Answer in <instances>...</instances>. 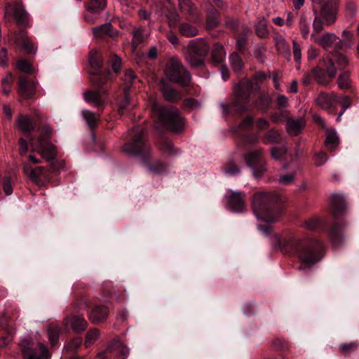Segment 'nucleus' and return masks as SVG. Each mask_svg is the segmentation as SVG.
Wrapping results in <instances>:
<instances>
[{
    "label": "nucleus",
    "instance_id": "obj_20",
    "mask_svg": "<svg viewBox=\"0 0 359 359\" xmlns=\"http://www.w3.org/2000/svg\"><path fill=\"white\" fill-rule=\"evenodd\" d=\"M330 203L334 218L346 210V203L342 194H334L332 196Z\"/></svg>",
    "mask_w": 359,
    "mask_h": 359
},
{
    "label": "nucleus",
    "instance_id": "obj_2",
    "mask_svg": "<svg viewBox=\"0 0 359 359\" xmlns=\"http://www.w3.org/2000/svg\"><path fill=\"white\" fill-rule=\"evenodd\" d=\"M283 201L276 193L258 192L252 198L253 212L258 220L267 223L266 225L259 224L258 229L267 236L271 232L269 224L276 222L283 214Z\"/></svg>",
    "mask_w": 359,
    "mask_h": 359
},
{
    "label": "nucleus",
    "instance_id": "obj_26",
    "mask_svg": "<svg viewBox=\"0 0 359 359\" xmlns=\"http://www.w3.org/2000/svg\"><path fill=\"white\" fill-rule=\"evenodd\" d=\"M275 45L278 53L290 60L291 57L290 48L285 39L281 35L276 36Z\"/></svg>",
    "mask_w": 359,
    "mask_h": 359
},
{
    "label": "nucleus",
    "instance_id": "obj_17",
    "mask_svg": "<svg viewBox=\"0 0 359 359\" xmlns=\"http://www.w3.org/2000/svg\"><path fill=\"white\" fill-rule=\"evenodd\" d=\"M178 2L181 11L187 13L194 23L201 21L199 11L191 0H178Z\"/></svg>",
    "mask_w": 359,
    "mask_h": 359
},
{
    "label": "nucleus",
    "instance_id": "obj_7",
    "mask_svg": "<svg viewBox=\"0 0 359 359\" xmlns=\"http://www.w3.org/2000/svg\"><path fill=\"white\" fill-rule=\"evenodd\" d=\"M167 78L172 81L177 82L182 86H187L191 81V74L176 60H172L165 70Z\"/></svg>",
    "mask_w": 359,
    "mask_h": 359
},
{
    "label": "nucleus",
    "instance_id": "obj_14",
    "mask_svg": "<svg viewBox=\"0 0 359 359\" xmlns=\"http://www.w3.org/2000/svg\"><path fill=\"white\" fill-rule=\"evenodd\" d=\"M36 90V83L31 79L20 76L18 83V93L23 99H32Z\"/></svg>",
    "mask_w": 359,
    "mask_h": 359
},
{
    "label": "nucleus",
    "instance_id": "obj_52",
    "mask_svg": "<svg viewBox=\"0 0 359 359\" xmlns=\"http://www.w3.org/2000/svg\"><path fill=\"white\" fill-rule=\"evenodd\" d=\"M18 68L23 72L31 74L34 72V68L31 64L26 60H21L17 62Z\"/></svg>",
    "mask_w": 359,
    "mask_h": 359
},
{
    "label": "nucleus",
    "instance_id": "obj_39",
    "mask_svg": "<svg viewBox=\"0 0 359 359\" xmlns=\"http://www.w3.org/2000/svg\"><path fill=\"white\" fill-rule=\"evenodd\" d=\"M256 33L260 38H266L268 36V21L265 18H261L257 21L256 25Z\"/></svg>",
    "mask_w": 359,
    "mask_h": 359
},
{
    "label": "nucleus",
    "instance_id": "obj_56",
    "mask_svg": "<svg viewBox=\"0 0 359 359\" xmlns=\"http://www.w3.org/2000/svg\"><path fill=\"white\" fill-rule=\"evenodd\" d=\"M276 104L278 109H287L289 105V100L284 95H278L276 97Z\"/></svg>",
    "mask_w": 359,
    "mask_h": 359
},
{
    "label": "nucleus",
    "instance_id": "obj_29",
    "mask_svg": "<svg viewBox=\"0 0 359 359\" xmlns=\"http://www.w3.org/2000/svg\"><path fill=\"white\" fill-rule=\"evenodd\" d=\"M25 172L28 175L29 178L34 182L38 183L39 177L46 175V171L43 167H37L35 169L32 168L28 165H24Z\"/></svg>",
    "mask_w": 359,
    "mask_h": 359
},
{
    "label": "nucleus",
    "instance_id": "obj_50",
    "mask_svg": "<svg viewBox=\"0 0 359 359\" xmlns=\"http://www.w3.org/2000/svg\"><path fill=\"white\" fill-rule=\"evenodd\" d=\"M123 81L125 82L126 86L124 88H128V90L130 88V86L132 83H133V81L136 79V75L135 72L131 69H127L125 72L124 77H123Z\"/></svg>",
    "mask_w": 359,
    "mask_h": 359
},
{
    "label": "nucleus",
    "instance_id": "obj_61",
    "mask_svg": "<svg viewBox=\"0 0 359 359\" xmlns=\"http://www.w3.org/2000/svg\"><path fill=\"white\" fill-rule=\"evenodd\" d=\"M294 178V174L290 173L285 175H281L278 180L279 184L282 185H289L292 184Z\"/></svg>",
    "mask_w": 359,
    "mask_h": 359
},
{
    "label": "nucleus",
    "instance_id": "obj_15",
    "mask_svg": "<svg viewBox=\"0 0 359 359\" xmlns=\"http://www.w3.org/2000/svg\"><path fill=\"white\" fill-rule=\"evenodd\" d=\"M337 13V0H327L323 5L320 14L325 25H331L336 21Z\"/></svg>",
    "mask_w": 359,
    "mask_h": 359
},
{
    "label": "nucleus",
    "instance_id": "obj_12",
    "mask_svg": "<svg viewBox=\"0 0 359 359\" xmlns=\"http://www.w3.org/2000/svg\"><path fill=\"white\" fill-rule=\"evenodd\" d=\"M226 204L228 208L233 212H241L245 209V194L238 191L228 190Z\"/></svg>",
    "mask_w": 359,
    "mask_h": 359
},
{
    "label": "nucleus",
    "instance_id": "obj_59",
    "mask_svg": "<svg viewBox=\"0 0 359 359\" xmlns=\"http://www.w3.org/2000/svg\"><path fill=\"white\" fill-rule=\"evenodd\" d=\"M312 74L318 83L325 84L326 82L323 78V72L320 67H316L312 70Z\"/></svg>",
    "mask_w": 359,
    "mask_h": 359
},
{
    "label": "nucleus",
    "instance_id": "obj_47",
    "mask_svg": "<svg viewBox=\"0 0 359 359\" xmlns=\"http://www.w3.org/2000/svg\"><path fill=\"white\" fill-rule=\"evenodd\" d=\"M90 65L95 69H98L102 66L100 56L97 51H91L89 56Z\"/></svg>",
    "mask_w": 359,
    "mask_h": 359
},
{
    "label": "nucleus",
    "instance_id": "obj_46",
    "mask_svg": "<svg viewBox=\"0 0 359 359\" xmlns=\"http://www.w3.org/2000/svg\"><path fill=\"white\" fill-rule=\"evenodd\" d=\"M47 332L51 345L55 346L57 344L60 334L59 327L54 325H50L47 328Z\"/></svg>",
    "mask_w": 359,
    "mask_h": 359
},
{
    "label": "nucleus",
    "instance_id": "obj_6",
    "mask_svg": "<svg viewBox=\"0 0 359 359\" xmlns=\"http://www.w3.org/2000/svg\"><path fill=\"white\" fill-rule=\"evenodd\" d=\"M259 89L257 84H254L248 79L240 81L234 88L236 100L233 107L238 112L247 111L249 109L248 99L250 94Z\"/></svg>",
    "mask_w": 359,
    "mask_h": 359
},
{
    "label": "nucleus",
    "instance_id": "obj_51",
    "mask_svg": "<svg viewBox=\"0 0 359 359\" xmlns=\"http://www.w3.org/2000/svg\"><path fill=\"white\" fill-rule=\"evenodd\" d=\"M321 224V221L319 218L314 217L306 221L303 226L309 230L318 229Z\"/></svg>",
    "mask_w": 359,
    "mask_h": 359
},
{
    "label": "nucleus",
    "instance_id": "obj_31",
    "mask_svg": "<svg viewBox=\"0 0 359 359\" xmlns=\"http://www.w3.org/2000/svg\"><path fill=\"white\" fill-rule=\"evenodd\" d=\"M311 18L308 15L302 14L299 20V29L304 39H307L310 34Z\"/></svg>",
    "mask_w": 359,
    "mask_h": 359
},
{
    "label": "nucleus",
    "instance_id": "obj_62",
    "mask_svg": "<svg viewBox=\"0 0 359 359\" xmlns=\"http://www.w3.org/2000/svg\"><path fill=\"white\" fill-rule=\"evenodd\" d=\"M327 154L324 151H320L316 154V165L321 166L327 161Z\"/></svg>",
    "mask_w": 359,
    "mask_h": 359
},
{
    "label": "nucleus",
    "instance_id": "obj_11",
    "mask_svg": "<svg viewBox=\"0 0 359 359\" xmlns=\"http://www.w3.org/2000/svg\"><path fill=\"white\" fill-rule=\"evenodd\" d=\"M334 63L337 64L339 69H343L348 65V60L345 55L338 53L332 54V56L327 55L326 57H324L323 64L325 67L326 74L330 79L335 77L337 74V68Z\"/></svg>",
    "mask_w": 359,
    "mask_h": 359
},
{
    "label": "nucleus",
    "instance_id": "obj_42",
    "mask_svg": "<svg viewBox=\"0 0 359 359\" xmlns=\"http://www.w3.org/2000/svg\"><path fill=\"white\" fill-rule=\"evenodd\" d=\"M82 116L90 128L97 126V117L95 113L89 110L82 111Z\"/></svg>",
    "mask_w": 359,
    "mask_h": 359
},
{
    "label": "nucleus",
    "instance_id": "obj_38",
    "mask_svg": "<svg viewBox=\"0 0 359 359\" xmlns=\"http://www.w3.org/2000/svg\"><path fill=\"white\" fill-rule=\"evenodd\" d=\"M334 99L335 100V103H340L342 106V109L339 113L338 117L337 118V121H339L341 116L344 113V111L351 106V102L348 96H339L338 95H334Z\"/></svg>",
    "mask_w": 359,
    "mask_h": 359
},
{
    "label": "nucleus",
    "instance_id": "obj_5",
    "mask_svg": "<svg viewBox=\"0 0 359 359\" xmlns=\"http://www.w3.org/2000/svg\"><path fill=\"white\" fill-rule=\"evenodd\" d=\"M51 129L44 126L40 131L39 139L35 141L30 140L32 151L40 152L41 156L47 161L54 159L56 156L55 147L50 143Z\"/></svg>",
    "mask_w": 359,
    "mask_h": 359
},
{
    "label": "nucleus",
    "instance_id": "obj_36",
    "mask_svg": "<svg viewBox=\"0 0 359 359\" xmlns=\"http://www.w3.org/2000/svg\"><path fill=\"white\" fill-rule=\"evenodd\" d=\"M339 144V137L334 130H327L326 132L325 145L329 149H334Z\"/></svg>",
    "mask_w": 359,
    "mask_h": 359
},
{
    "label": "nucleus",
    "instance_id": "obj_63",
    "mask_svg": "<svg viewBox=\"0 0 359 359\" xmlns=\"http://www.w3.org/2000/svg\"><path fill=\"white\" fill-rule=\"evenodd\" d=\"M173 144L171 142L165 141L163 143L161 149L168 155H173L175 153L173 151Z\"/></svg>",
    "mask_w": 359,
    "mask_h": 359
},
{
    "label": "nucleus",
    "instance_id": "obj_21",
    "mask_svg": "<svg viewBox=\"0 0 359 359\" xmlns=\"http://www.w3.org/2000/svg\"><path fill=\"white\" fill-rule=\"evenodd\" d=\"M65 325L75 332H83L87 327V322L82 316H70L65 319Z\"/></svg>",
    "mask_w": 359,
    "mask_h": 359
},
{
    "label": "nucleus",
    "instance_id": "obj_57",
    "mask_svg": "<svg viewBox=\"0 0 359 359\" xmlns=\"http://www.w3.org/2000/svg\"><path fill=\"white\" fill-rule=\"evenodd\" d=\"M99 337L98 330L94 329L90 330L86 334V345L88 346L93 344Z\"/></svg>",
    "mask_w": 359,
    "mask_h": 359
},
{
    "label": "nucleus",
    "instance_id": "obj_27",
    "mask_svg": "<svg viewBox=\"0 0 359 359\" xmlns=\"http://www.w3.org/2000/svg\"><path fill=\"white\" fill-rule=\"evenodd\" d=\"M161 91L165 100L169 102H175L182 98L181 94L177 90L168 86L164 81L161 82Z\"/></svg>",
    "mask_w": 359,
    "mask_h": 359
},
{
    "label": "nucleus",
    "instance_id": "obj_55",
    "mask_svg": "<svg viewBox=\"0 0 359 359\" xmlns=\"http://www.w3.org/2000/svg\"><path fill=\"white\" fill-rule=\"evenodd\" d=\"M129 94H128V88H124V97L123 99L120 101L118 104V112L121 114H123V110L126 109L127 105L129 104Z\"/></svg>",
    "mask_w": 359,
    "mask_h": 359
},
{
    "label": "nucleus",
    "instance_id": "obj_30",
    "mask_svg": "<svg viewBox=\"0 0 359 359\" xmlns=\"http://www.w3.org/2000/svg\"><path fill=\"white\" fill-rule=\"evenodd\" d=\"M111 24L110 22L104 23L100 26L93 28V32L97 38H104L107 36H114L115 34L111 31Z\"/></svg>",
    "mask_w": 359,
    "mask_h": 359
},
{
    "label": "nucleus",
    "instance_id": "obj_9",
    "mask_svg": "<svg viewBox=\"0 0 359 359\" xmlns=\"http://www.w3.org/2000/svg\"><path fill=\"white\" fill-rule=\"evenodd\" d=\"M247 165L251 169L253 176L261 178L266 171L264 162L262 161V150L256 149L245 155Z\"/></svg>",
    "mask_w": 359,
    "mask_h": 359
},
{
    "label": "nucleus",
    "instance_id": "obj_48",
    "mask_svg": "<svg viewBox=\"0 0 359 359\" xmlns=\"http://www.w3.org/2000/svg\"><path fill=\"white\" fill-rule=\"evenodd\" d=\"M337 84L339 88L346 89L350 87V78L348 72L339 74L337 80Z\"/></svg>",
    "mask_w": 359,
    "mask_h": 359
},
{
    "label": "nucleus",
    "instance_id": "obj_23",
    "mask_svg": "<svg viewBox=\"0 0 359 359\" xmlns=\"http://www.w3.org/2000/svg\"><path fill=\"white\" fill-rule=\"evenodd\" d=\"M334 95L336 93L333 92L330 94L320 93L316 100V104L323 109L330 110L333 104H335Z\"/></svg>",
    "mask_w": 359,
    "mask_h": 359
},
{
    "label": "nucleus",
    "instance_id": "obj_13",
    "mask_svg": "<svg viewBox=\"0 0 359 359\" xmlns=\"http://www.w3.org/2000/svg\"><path fill=\"white\" fill-rule=\"evenodd\" d=\"M130 353L128 347L126 346L121 341L118 339L113 341L107 348L104 352L98 353V359H110L107 353L123 357L126 359Z\"/></svg>",
    "mask_w": 359,
    "mask_h": 359
},
{
    "label": "nucleus",
    "instance_id": "obj_43",
    "mask_svg": "<svg viewBox=\"0 0 359 359\" xmlns=\"http://www.w3.org/2000/svg\"><path fill=\"white\" fill-rule=\"evenodd\" d=\"M280 140V133L274 130H269L266 134L264 135V142L265 144H273L277 143Z\"/></svg>",
    "mask_w": 359,
    "mask_h": 359
},
{
    "label": "nucleus",
    "instance_id": "obj_33",
    "mask_svg": "<svg viewBox=\"0 0 359 359\" xmlns=\"http://www.w3.org/2000/svg\"><path fill=\"white\" fill-rule=\"evenodd\" d=\"M179 31L185 37H194L198 34V29L189 22H182L180 25Z\"/></svg>",
    "mask_w": 359,
    "mask_h": 359
},
{
    "label": "nucleus",
    "instance_id": "obj_41",
    "mask_svg": "<svg viewBox=\"0 0 359 359\" xmlns=\"http://www.w3.org/2000/svg\"><path fill=\"white\" fill-rule=\"evenodd\" d=\"M219 13L217 11H211L208 15L206 25L208 29H213L219 24Z\"/></svg>",
    "mask_w": 359,
    "mask_h": 359
},
{
    "label": "nucleus",
    "instance_id": "obj_4",
    "mask_svg": "<svg viewBox=\"0 0 359 359\" xmlns=\"http://www.w3.org/2000/svg\"><path fill=\"white\" fill-rule=\"evenodd\" d=\"M209 47L201 38H197L189 41L184 57L191 67H199L203 65V57L208 53Z\"/></svg>",
    "mask_w": 359,
    "mask_h": 359
},
{
    "label": "nucleus",
    "instance_id": "obj_40",
    "mask_svg": "<svg viewBox=\"0 0 359 359\" xmlns=\"http://www.w3.org/2000/svg\"><path fill=\"white\" fill-rule=\"evenodd\" d=\"M225 50L220 44H216L212 53V57L215 62L221 63L225 57Z\"/></svg>",
    "mask_w": 359,
    "mask_h": 359
},
{
    "label": "nucleus",
    "instance_id": "obj_45",
    "mask_svg": "<svg viewBox=\"0 0 359 359\" xmlns=\"http://www.w3.org/2000/svg\"><path fill=\"white\" fill-rule=\"evenodd\" d=\"M229 60L231 68L236 72H239L243 66V62L241 57L237 53H232L229 56Z\"/></svg>",
    "mask_w": 359,
    "mask_h": 359
},
{
    "label": "nucleus",
    "instance_id": "obj_28",
    "mask_svg": "<svg viewBox=\"0 0 359 359\" xmlns=\"http://www.w3.org/2000/svg\"><path fill=\"white\" fill-rule=\"evenodd\" d=\"M344 226L342 224L336 223L333 225L330 231V238L331 242L334 246H339L344 241L342 235V229Z\"/></svg>",
    "mask_w": 359,
    "mask_h": 359
},
{
    "label": "nucleus",
    "instance_id": "obj_8",
    "mask_svg": "<svg viewBox=\"0 0 359 359\" xmlns=\"http://www.w3.org/2000/svg\"><path fill=\"white\" fill-rule=\"evenodd\" d=\"M20 345L22 356L25 359H47L49 357L46 347L41 343L34 344L23 339Z\"/></svg>",
    "mask_w": 359,
    "mask_h": 359
},
{
    "label": "nucleus",
    "instance_id": "obj_19",
    "mask_svg": "<svg viewBox=\"0 0 359 359\" xmlns=\"http://www.w3.org/2000/svg\"><path fill=\"white\" fill-rule=\"evenodd\" d=\"M305 124L302 118H290L286 121V130L289 135L296 136L302 130Z\"/></svg>",
    "mask_w": 359,
    "mask_h": 359
},
{
    "label": "nucleus",
    "instance_id": "obj_32",
    "mask_svg": "<svg viewBox=\"0 0 359 359\" xmlns=\"http://www.w3.org/2000/svg\"><path fill=\"white\" fill-rule=\"evenodd\" d=\"M271 104V98L269 94L261 95L255 102L254 105L262 113H266Z\"/></svg>",
    "mask_w": 359,
    "mask_h": 359
},
{
    "label": "nucleus",
    "instance_id": "obj_54",
    "mask_svg": "<svg viewBox=\"0 0 359 359\" xmlns=\"http://www.w3.org/2000/svg\"><path fill=\"white\" fill-rule=\"evenodd\" d=\"M240 168L234 163H229L224 168V174L228 176H234L240 173Z\"/></svg>",
    "mask_w": 359,
    "mask_h": 359
},
{
    "label": "nucleus",
    "instance_id": "obj_64",
    "mask_svg": "<svg viewBox=\"0 0 359 359\" xmlns=\"http://www.w3.org/2000/svg\"><path fill=\"white\" fill-rule=\"evenodd\" d=\"M82 341L81 338L78 337L72 339L69 344L66 346L67 351H74L77 349L78 347L81 345Z\"/></svg>",
    "mask_w": 359,
    "mask_h": 359
},
{
    "label": "nucleus",
    "instance_id": "obj_35",
    "mask_svg": "<svg viewBox=\"0 0 359 359\" xmlns=\"http://www.w3.org/2000/svg\"><path fill=\"white\" fill-rule=\"evenodd\" d=\"M18 125L24 133H29L34 128V123L28 116H20L18 120Z\"/></svg>",
    "mask_w": 359,
    "mask_h": 359
},
{
    "label": "nucleus",
    "instance_id": "obj_18",
    "mask_svg": "<svg viewBox=\"0 0 359 359\" xmlns=\"http://www.w3.org/2000/svg\"><path fill=\"white\" fill-rule=\"evenodd\" d=\"M18 46L27 53H35L31 39L28 37L25 31H20L15 36Z\"/></svg>",
    "mask_w": 359,
    "mask_h": 359
},
{
    "label": "nucleus",
    "instance_id": "obj_3",
    "mask_svg": "<svg viewBox=\"0 0 359 359\" xmlns=\"http://www.w3.org/2000/svg\"><path fill=\"white\" fill-rule=\"evenodd\" d=\"M152 111L157 116L158 122L173 133H181L184 121L179 110L172 106L161 107L156 103L152 105Z\"/></svg>",
    "mask_w": 359,
    "mask_h": 359
},
{
    "label": "nucleus",
    "instance_id": "obj_44",
    "mask_svg": "<svg viewBox=\"0 0 359 359\" xmlns=\"http://www.w3.org/2000/svg\"><path fill=\"white\" fill-rule=\"evenodd\" d=\"M165 15L170 27L175 26L180 19L178 12L175 8L168 9L165 11Z\"/></svg>",
    "mask_w": 359,
    "mask_h": 359
},
{
    "label": "nucleus",
    "instance_id": "obj_16",
    "mask_svg": "<svg viewBox=\"0 0 359 359\" xmlns=\"http://www.w3.org/2000/svg\"><path fill=\"white\" fill-rule=\"evenodd\" d=\"M106 0H90L86 6L84 19L86 22L94 23L100 12L106 6Z\"/></svg>",
    "mask_w": 359,
    "mask_h": 359
},
{
    "label": "nucleus",
    "instance_id": "obj_1",
    "mask_svg": "<svg viewBox=\"0 0 359 359\" xmlns=\"http://www.w3.org/2000/svg\"><path fill=\"white\" fill-rule=\"evenodd\" d=\"M276 247L283 252L295 255L303 264L311 266L323 257V243L301 233H292L283 238L275 236Z\"/></svg>",
    "mask_w": 359,
    "mask_h": 359
},
{
    "label": "nucleus",
    "instance_id": "obj_58",
    "mask_svg": "<svg viewBox=\"0 0 359 359\" xmlns=\"http://www.w3.org/2000/svg\"><path fill=\"white\" fill-rule=\"evenodd\" d=\"M111 67L115 73H118L122 65V60L120 57L114 55L110 61Z\"/></svg>",
    "mask_w": 359,
    "mask_h": 359
},
{
    "label": "nucleus",
    "instance_id": "obj_25",
    "mask_svg": "<svg viewBox=\"0 0 359 359\" xmlns=\"http://www.w3.org/2000/svg\"><path fill=\"white\" fill-rule=\"evenodd\" d=\"M13 15L18 25L23 26L27 25L29 16L22 3H16L14 5Z\"/></svg>",
    "mask_w": 359,
    "mask_h": 359
},
{
    "label": "nucleus",
    "instance_id": "obj_60",
    "mask_svg": "<svg viewBox=\"0 0 359 359\" xmlns=\"http://www.w3.org/2000/svg\"><path fill=\"white\" fill-rule=\"evenodd\" d=\"M293 56L297 62H300L302 58V48L300 45L295 41H293Z\"/></svg>",
    "mask_w": 359,
    "mask_h": 359
},
{
    "label": "nucleus",
    "instance_id": "obj_24",
    "mask_svg": "<svg viewBox=\"0 0 359 359\" xmlns=\"http://www.w3.org/2000/svg\"><path fill=\"white\" fill-rule=\"evenodd\" d=\"M83 97L86 102L95 107L103 108L104 106V100L97 91L88 90L83 94Z\"/></svg>",
    "mask_w": 359,
    "mask_h": 359
},
{
    "label": "nucleus",
    "instance_id": "obj_10",
    "mask_svg": "<svg viewBox=\"0 0 359 359\" xmlns=\"http://www.w3.org/2000/svg\"><path fill=\"white\" fill-rule=\"evenodd\" d=\"M133 142L126 143L123 147V151L129 156L140 155L146 152V147L143 142L144 131L138 129L130 131Z\"/></svg>",
    "mask_w": 359,
    "mask_h": 359
},
{
    "label": "nucleus",
    "instance_id": "obj_22",
    "mask_svg": "<svg viewBox=\"0 0 359 359\" xmlns=\"http://www.w3.org/2000/svg\"><path fill=\"white\" fill-rule=\"evenodd\" d=\"M108 316L107 309L103 306H96L89 314L90 320L94 323L97 324L103 322Z\"/></svg>",
    "mask_w": 359,
    "mask_h": 359
},
{
    "label": "nucleus",
    "instance_id": "obj_37",
    "mask_svg": "<svg viewBox=\"0 0 359 359\" xmlns=\"http://www.w3.org/2000/svg\"><path fill=\"white\" fill-rule=\"evenodd\" d=\"M316 16L314 18L312 23L313 32L311 34V38L315 39L316 35L323 30L324 20L318 16L317 10L314 9Z\"/></svg>",
    "mask_w": 359,
    "mask_h": 359
},
{
    "label": "nucleus",
    "instance_id": "obj_34",
    "mask_svg": "<svg viewBox=\"0 0 359 359\" xmlns=\"http://www.w3.org/2000/svg\"><path fill=\"white\" fill-rule=\"evenodd\" d=\"M337 39H339L338 37L333 33H326L319 38L316 36L313 39L314 41L325 48H330Z\"/></svg>",
    "mask_w": 359,
    "mask_h": 359
},
{
    "label": "nucleus",
    "instance_id": "obj_49",
    "mask_svg": "<svg viewBox=\"0 0 359 359\" xmlns=\"http://www.w3.org/2000/svg\"><path fill=\"white\" fill-rule=\"evenodd\" d=\"M290 114V111L287 109H279L278 112L273 113L271 115V119L274 123H278L281 121L286 120Z\"/></svg>",
    "mask_w": 359,
    "mask_h": 359
},
{
    "label": "nucleus",
    "instance_id": "obj_53",
    "mask_svg": "<svg viewBox=\"0 0 359 359\" xmlns=\"http://www.w3.org/2000/svg\"><path fill=\"white\" fill-rule=\"evenodd\" d=\"M287 147L285 145L274 147L271 149V156L273 158H280L286 152Z\"/></svg>",
    "mask_w": 359,
    "mask_h": 359
}]
</instances>
